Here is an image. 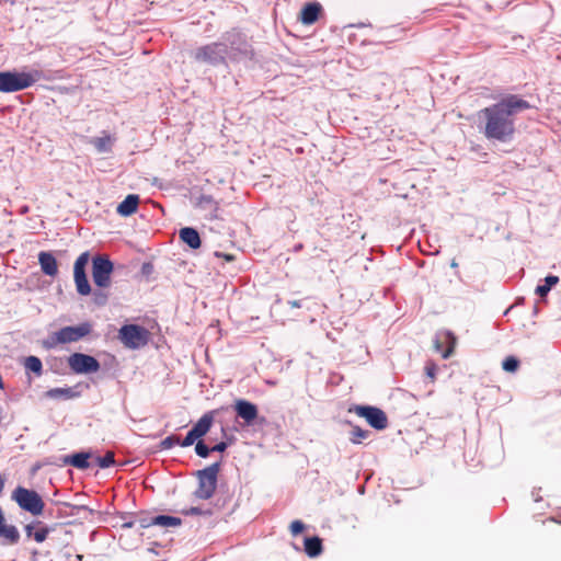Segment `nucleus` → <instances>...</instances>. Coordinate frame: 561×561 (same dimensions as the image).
I'll list each match as a JSON object with an SVG mask.
<instances>
[{
	"instance_id": "obj_4",
	"label": "nucleus",
	"mask_w": 561,
	"mask_h": 561,
	"mask_svg": "<svg viewBox=\"0 0 561 561\" xmlns=\"http://www.w3.org/2000/svg\"><path fill=\"white\" fill-rule=\"evenodd\" d=\"M118 337L126 347L137 350L148 344L150 332L136 324H126L119 329Z\"/></svg>"
},
{
	"instance_id": "obj_32",
	"label": "nucleus",
	"mask_w": 561,
	"mask_h": 561,
	"mask_svg": "<svg viewBox=\"0 0 561 561\" xmlns=\"http://www.w3.org/2000/svg\"><path fill=\"white\" fill-rule=\"evenodd\" d=\"M105 288H100L93 293V301L98 305H103L107 298L106 293H104Z\"/></svg>"
},
{
	"instance_id": "obj_7",
	"label": "nucleus",
	"mask_w": 561,
	"mask_h": 561,
	"mask_svg": "<svg viewBox=\"0 0 561 561\" xmlns=\"http://www.w3.org/2000/svg\"><path fill=\"white\" fill-rule=\"evenodd\" d=\"M348 411L355 412L358 416L364 417L368 424L376 430H385L388 426V417L379 408L370 405H355Z\"/></svg>"
},
{
	"instance_id": "obj_5",
	"label": "nucleus",
	"mask_w": 561,
	"mask_h": 561,
	"mask_svg": "<svg viewBox=\"0 0 561 561\" xmlns=\"http://www.w3.org/2000/svg\"><path fill=\"white\" fill-rule=\"evenodd\" d=\"M91 331L92 325L89 322H83L75 327H65L51 335V341L55 345L72 343L89 335Z\"/></svg>"
},
{
	"instance_id": "obj_33",
	"label": "nucleus",
	"mask_w": 561,
	"mask_h": 561,
	"mask_svg": "<svg viewBox=\"0 0 561 561\" xmlns=\"http://www.w3.org/2000/svg\"><path fill=\"white\" fill-rule=\"evenodd\" d=\"M290 533L293 536H297L299 535L300 533L304 531L305 529V525L301 520H294L291 524H290Z\"/></svg>"
},
{
	"instance_id": "obj_12",
	"label": "nucleus",
	"mask_w": 561,
	"mask_h": 561,
	"mask_svg": "<svg viewBox=\"0 0 561 561\" xmlns=\"http://www.w3.org/2000/svg\"><path fill=\"white\" fill-rule=\"evenodd\" d=\"M160 526L164 528L169 527H179L182 525V519L175 516H169V515H158L150 519L144 518L140 520V526L142 528H148L150 526Z\"/></svg>"
},
{
	"instance_id": "obj_40",
	"label": "nucleus",
	"mask_w": 561,
	"mask_h": 561,
	"mask_svg": "<svg viewBox=\"0 0 561 561\" xmlns=\"http://www.w3.org/2000/svg\"><path fill=\"white\" fill-rule=\"evenodd\" d=\"M512 307L506 309L505 314H507L511 311Z\"/></svg>"
},
{
	"instance_id": "obj_24",
	"label": "nucleus",
	"mask_w": 561,
	"mask_h": 561,
	"mask_svg": "<svg viewBox=\"0 0 561 561\" xmlns=\"http://www.w3.org/2000/svg\"><path fill=\"white\" fill-rule=\"evenodd\" d=\"M368 435H369L368 431L354 425L350 433V440L353 444H360L364 439H366L368 437Z\"/></svg>"
},
{
	"instance_id": "obj_14",
	"label": "nucleus",
	"mask_w": 561,
	"mask_h": 561,
	"mask_svg": "<svg viewBox=\"0 0 561 561\" xmlns=\"http://www.w3.org/2000/svg\"><path fill=\"white\" fill-rule=\"evenodd\" d=\"M214 422V415L213 412L205 413L197 423L193 426L191 432L197 437L201 438L204 435H206Z\"/></svg>"
},
{
	"instance_id": "obj_6",
	"label": "nucleus",
	"mask_w": 561,
	"mask_h": 561,
	"mask_svg": "<svg viewBox=\"0 0 561 561\" xmlns=\"http://www.w3.org/2000/svg\"><path fill=\"white\" fill-rule=\"evenodd\" d=\"M113 263L107 256L98 255L92 261V278L99 288H108L111 285V275Z\"/></svg>"
},
{
	"instance_id": "obj_39",
	"label": "nucleus",
	"mask_w": 561,
	"mask_h": 561,
	"mask_svg": "<svg viewBox=\"0 0 561 561\" xmlns=\"http://www.w3.org/2000/svg\"><path fill=\"white\" fill-rule=\"evenodd\" d=\"M451 266H453V267H456V266H457V263H456V262H453V263H451Z\"/></svg>"
},
{
	"instance_id": "obj_37",
	"label": "nucleus",
	"mask_w": 561,
	"mask_h": 561,
	"mask_svg": "<svg viewBox=\"0 0 561 561\" xmlns=\"http://www.w3.org/2000/svg\"><path fill=\"white\" fill-rule=\"evenodd\" d=\"M204 202H205V203H211V198H209V197H203V198L201 199V204H202V203H204Z\"/></svg>"
},
{
	"instance_id": "obj_20",
	"label": "nucleus",
	"mask_w": 561,
	"mask_h": 561,
	"mask_svg": "<svg viewBox=\"0 0 561 561\" xmlns=\"http://www.w3.org/2000/svg\"><path fill=\"white\" fill-rule=\"evenodd\" d=\"M305 551L311 558L318 557L322 552V540L319 537L306 538Z\"/></svg>"
},
{
	"instance_id": "obj_25",
	"label": "nucleus",
	"mask_w": 561,
	"mask_h": 561,
	"mask_svg": "<svg viewBox=\"0 0 561 561\" xmlns=\"http://www.w3.org/2000/svg\"><path fill=\"white\" fill-rule=\"evenodd\" d=\"M24 365L27 370H31V371L35 373L36 375L42 374L43 365L38 357H36V356L26 357Z\"/></svg>"
},
{
	"instance_id": "obj_22",
	"label": "nucleus",
	"mask_w": 561,
	"mask_h": 561,
	"mask_svg": "<svg viewBox=\"0 0 561 561\" xmlns=\"http://www.w3.org/2000/svg\"><path fill=\"white\" fill-rule=\"evenodd\" d=\"M46 397L50 399H71L76 397L72 388H53L46 391Z\"/></svg>"
},
{
	"instance_id": "obj_30",
	"label": "nucleus",
	"mask_w": 561,
	"mask_h": 561,
	"mask_svg": "<svg viewBox=\"0 0 561 561\" xmlns=\"http://www.w3.org/2000/svg\"><path fill=\"white\" fill-rule=\"evenodd\" d=\"M195 451L199 457L206 458L209 456V453L211 451V449L207 445H205L202 440H198L195 446Z\"/></svg>"
},
{
	"instance_id": "obj_10",
	"label": "nucleus",
	"mask_w": 561,
	"mask_h": 561,
	"mask_svg": "<svg viewBox=\"0 0 561 561\" xmlns=\"http://www.w3.org/2000/svg\"><path fill=\"white\" fill-rule=\"evenodd\" d=\"M89 253L84 252L77 259L73 266V277L76 287L78 293L83 296L91 294V286L85 274V266L89 263Z\"/></svg>"
},
{
	"instance_id": "obj_8",
	"label": "nucleus",
	"mask_w": 561,
	"mask_h": 561,
	"mask_svg": "<svg viewBox=\"0 0 561 561\" xmlns=\"http://www.w3.org/2000/svg\"><path fill=\"white\" fill-rule=\"evenodd\" d=\"M34 82L28 73L0 72V91L13 92L25 89Z\"/></svg>"
},
{
	"instance_id": "obj_21",
	"label": "nucleus",
	"mask_w": 561,
	"mask_h": 561,
	"mask_svg": "<svg viewBox=\"0 0 561 561\" xmlns=\"http://www.w3.org/2000/svg\"><path fill=\"white\" fill-rule=\"evenodd\" d=\"M89 458H90V454H87V453H78V454H75L72 455L68 460L67 462L71 466H73L75 468H78V469H88L90 463H89Z\"/></svg>"
},
{
	"instance_id": "obj_34",
	"label": "nucleus",
	"mask_w": 561,
	"mask_h": 561,
	"mask_svg": "<svg viewBox=\"0 0 561 561\" xmlns=\"http://www.w3.org/2000/svg\"><path fill=\"white\" fill-rule=\"evenodd\" d=\"M196 439L198 438L190 431L184 437V439L182 442L180 440V445L182 447H188L193 445Z\"/></svg>"
},
{
	"instance_id": "obj_23",
	"label": "nucleus",
	"mask_w": 561,
	"mask_h": 561,
	"mask_svg": "<svg viewBox=\"0 0 561 561\" xmlns=\"http://www.w3.org/2000/svg\"><path fill=\"white\" fill-rule=\"evenodd\" d=\"M217 50H218L217 45H209V46L203 47L196 53V58L199 60H203V61L214 60V59H216V57L218 55Z\"/></svg>"
},
{
	"instance_id": "obj_28",
	"label": "nucleus",
	"mask_w": 561,
	"mask_h": 561,
	"mask_svg": "<svg viewBox=\"0 0 561 561\" xmlns=\"http://www.w3.org/2000/svg\"><path fill=\"white\" fill-rule=\"evenodd\" d=\"M96 462L101 468H108L115 463L114 453L107 451L103 457H98Z\"/></svg>"
},
{
	"instance_id": "obj_2",
	"label": "nucleus",
	"mask_w": 561,
	"mask_h": 561,
	"mask_svg": "<svg viewBox=\"0 0 561 561\" xmlns=\"http://www.w3.org/2000/svg\"><path fill=\"white\" fill-rule=\"evenodd\" d=\"M12 500L16 502L20 508L34 516L43 514L45 503L41 495L34 490L18 486L12 492Z\"/></svg>"
},
{
	"instance_id": "obj_26",
	"label": "nucleus",
	"mask_w": 561,
	"mask_h": 561,
	"mask_svg": "<svg viewBox=\"0 0 561 561\" xmlns=\"http://www.w3.org/2000/svg\"><path fill=\"white\" fill-rule=\"evenodd\" d=\"M518 367L519 360L514 356H507L502 363V368L507 373H515Z\"/></svg>"
},
{
	"instance_id": "obj_31",
	"label": "nucleus",
	"mask_w": 561,
	"mask_h": 561,
	"mask_svg": "<svg viewBox=\"0 0 561 561\" xmlns=\"http://www.w3.org/2000/svg\"><path fill=\"white\" fill-rule=\"evenodd\" d=\"M437 365L433 362H428L425 365V374L432 382L436 379Z\"/></svg>"
},
{
	"instance_id": "obj_36",
	"label": "nucleus",
	"mask_w": 561,
	"mask_h": 561,
	"mask_svg": "<svg viewBox=\"0 0 561 561\" xmlns=\"http://www.w3.org/2000/svg\"><path fill=\"white\" fill-rule=\"evenodd\" d=\"M182 513L184 515H199L202 511L198 507H191L188 510H183Z\"/></svg>"
},
{
	"instance_id": "obj_41",
	"label": "nucleus",
	"mask_w": 561,
	"mask_h": 561,
	"mask_svg": "<svg viewBox=\"0 0 561 561\" xmlns=\"http://www.w3.org/2000/svg\"><path fill=\"white\" fill-rule=\"evenodd\" d=\"M125 526L131 527V523H127V524H125Z\"/></svg>"
},
{
	"instance_id": "obj_15",
	"label": "nucleus",
	"mask_w": 561,
	"mask_h": 561,
	"mask_svg": "<svg viewBox=\"0 0 561 561\" xmlns=\"http://www.w3.org/2000/svg\"><path fill=\"white\" fill-rule=\"evenodd\" d=\"M321 5L319 3H308L304 7V9L300 12V20L304 24H311L314 23L320 13H321Z\"/></svg>"
},
{
	"instance_id": "obj_19",
	"label": "nucleus",
	"mask_w": 561,
	"mask_h": 561,
	"mask_svg": "<svg viewBox=\"0 0 561 561\" xmlns=\"http://www.w3.org/2000/svg\"><path fill=\"white\" fill-rule=\"evenodd\" d=\"M180 238L183 242L193 249L201 247V238L198 232L193 228H183L180 231Z\"/></svg>"
},
{
	"instance_id": "obj_3",
	"label": "nucleus",
	"mask_w": 561,
	"mask_h": 561,
	"mask_svg": "<svg viewBox=\"0 0 561 561\" xmlns=\"http://www.w3.org/2000/svg\"><path fill=\"white\" fill-rule=\"evenodd\" d=\"M220 471V463L216 462L197 472L198 486L195 496L201 500H208L217 488V477Z\"/></svg>"
},
{
	"instance_id": "obj_35",
	"label": "nucleus",
	"mask_w": 561,
	"mask_h": 561,
	"mask_svg": "<svg viewBox=\"0 0 561 561\" xmlns=\"http://www.w3.org/2000/svg\"><path fill=\"white\" fill-rule=\"evenodd\" d=\"M227 443L225 442H220L219 444L215 445L214 447H211V451H219V453H222L227 449Z\"/></svg>"
},
{
	"instance_id": "obj_18",
	"label": "nucleus",
	"mask_w": 561,
	"mask_h": 561,
	"mask_svg": "<svg viewBox=\"0 0 561 561\" xmlns=\"http://www.w3.org/2000/svg\"><path fill=\"white\" fill-rule=\"evenodd\" d=\"M139 197L137 195H128L117 207L118 214L129 216L137 210Z\"/></svg>"
},
{
	"instance_id": "obj_38",
	"label": "nucleus",
	"mask_w": 561,
	"mask_h": 561,
	"mask_svg": "<svg viewBox=\"0 0 561 561\" xmlns=\"http://www.w3.org/2000/svg\"><path fill=\"white\" fill-rule=\"evenodd\" d=\"M224 257H225L226 261H232L233 260V256L230 255V254H226V255H224Z\"/></svg>"
},
{
	"instance_id": "obj_1",
	"label": "nucleus",
	"mask_w": 561,
	"mask_h": 561,
	"mask_svg": "<svg viewBox=\"0 0 561 561\" xmlns=\"http://www.w3.org/2000/svg\"><path fill=\"white\" fill-rule=\"evenodd\" d=\"M527 103L515 96H510L491 108L485 110L488 123L485 134L489 138L505 140L514 133V127L508 116L516 110L526 108Z\"/></svg>"
},
{
	"instance_id": "obj_11",
	"label": "nucleus",
	"mask_w": 561,
	"mask_h": 561,
	"mask_svg": "<svg viewBox=\"0 0 561 561\" xmlns=\"http://www.w3.org/2000/svg\"><path fill=\"white\" fill-rule=\"evenodd\" d=\"M237 415L244 420L245 423L251 424L257 417V407L247 400H237L234 403Z\"/></svg>"
},
{
	"instance_id": "obj_9",
	"label": "nucleus",
	"mask_w": 561,
	"mask_h": 561,
	"mask_svg": "<svg viewBox=\"0 0 561 561\" xmlns=\"http://www.w3.org/2000/svg\"><path fill=\"white\" fill-rule=\"evenodd\" d=\"M68 365L75 374H92L100 369V363L91 355L73 353L68 357Z\"/></svg>"
},
{
	"instance_id": "obj_17",
	"label": "nucleus",
	"mask_w": 561,
	"mask_h": 561,
	"mask_svg": "<svg viewBox=\"0 0 561 561\" xmlns=\"http://www.w3.org/2000/svg\"><path fill=\"white\" fill-rule=\"evenodd\" d=\"M42 271L49 276H55L58 272L56 259L47 252H41L38 255Z\"/></svg>"
},
{
	"instance_id": "obj_16",
	"label": "nucleus",
	"mask_w": 561,
	"mask_h": 561,
	"mask_svg": "<svg viewBox=\"0 0 561 561\" xmlns=\"http://www.w3.org/2000/svg\"><path fill=\"white\" fill-rule=\"evenodd\" d=\"M444 342L448 344L447 348L442 351V344L443 342L440 340L435 341V348L438 352H442L443 358H448L453 355L454 350L456 347L457 339L455 334L450 331H446L443 333Z\"/></svg>"
},
{
	"instance_id": "obj_29",
	"label": "nucleus",
	"mask_w": 561,
	"mask_h": 561,
	"mask_svg": "<svg viewBox=\"0 0 561 561\" xmlns=\"http://www.w3.org/2000/svg\"><path fill=\"white\" fill-rule=\"evenodd\" d=\"M178 444H180V437L176 435H170L160 442V448L170 449Z\"/></svg>"
},
{
	"instance_id": "obj_13",
	"label": "nucleus",
	"mask_w": 561,
	"mask_h": 561,
	"mask_svg": "<svg viewBox=\"0 0 561 561\" xmlns=\"http://www.w3.org/2000/svg\"><path fill=\"white\" fill-rule=\"evenodd\" d=\"M25 533L27 537H32L36 542H43L49 534V528L43 526L42 522H36L35 524L26 525Z\"/></svg>"
},
{
	"instance_id": "obj_27",
	"label": "nucleus",
	"mask_w": 561,
	"mask_h": 561,
	"mask_svg": "<svg viewBox=\"0 0 561 561\" xmlns=\"http://www.w3.org/2000/svg\"><path fill=\"white\" fill-rule=\"evenodd\" d=\"M558 280L559 279L557 276L546 277V279H545L546 284L537 287V289H536L537 294H539L540 296H545L550 290V288L558 283Z\"/></svg>"
}]
</instances>
